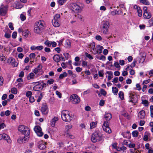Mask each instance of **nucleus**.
<instances>
[{"mask_svg":"<svg viewBox=\"0 0 153 153\" xmlns=\"http://www.w3.org/2000/svg\"><path fill=\"white\" fill-rule=\"evenodd\" d=\"M66 0H57L59 4L61 5H62L66 1Z\"/></svg>","mask_w":153,"mask_h":153,"instance_id":"nucleus-52","label":"nucleus"},{"mask_svg":"<svg viewBox=\"0 0 153 153\" xmlns=\"http://www.w3.org/2000/svg\"><path fill=\"white\" fill-rule=\"evenodd\" d=\"M136 87L137 88V89L138 91H140L141 89V88L140 86V85L139 84H137L136 85Z\"/></svg>","mask_w":153,"mask_h":153,"instance_id":"nucleus-55","label":"nucleus"},{"mask_svg":"<svg viewBox=\"0 0 153 153\" xmlns=\"http://www.w3.org/2000/svg\"><path fill=\"white\" fill-rule=\"evenodd\" d=\"M135 145L133 143H130L128 145V147L130 148H134L135 147Z\"/></svg>","mask_w":153,"mask_h":153,"instance_id":"nucleus-58","label":"nucleus"},{"mask_svg":"<svg viewBox=\"0 0 153 153\" xmlns=\"http://www.w3.org/2000/svg\"><path fill=\"white\" fill-rule=\"evenodd\" d=\"M143 16L144 18L148 19L151 17L152 15L150 12H147L143 13Z\"/></svg>","mask_w":153,"mask_h":153,"instance_id":"nucleus-17","label":"nucleus"},{"mask_svg":"<svg viewBox=\"0 0 153 153\" xmlns=\"http://www.w3.org/2000/svg\"><path fill=\"white\" fill-rule=\"evenodd\" d=\"M96 58L98 59L102 60V61H105L106 58L105 56L101 55H100L96 56Z\"/></svg>","mask_w":153,"mask_h":153,"instance_id":"nucleus-31","label":"nucleus"},{"mask_svg":"<svg viewBox=\"0 0 153 153\" xmlns=\"http://www.w3.org/2000/svg\"><path fill=\"white\" fill-rule=\"evenodd\" d=\"M41 111L42 114L44 115H46L48 113V109L46 104L42 105L41 108Z\"/></svg>","mask_w":153,"mask_h":153,"instance_id":"nucleus-8","label":"nucleus"},{"mask_svg":"<svg viewBox=\"0 0 153 153\" xmlns=\"http://www.w3.org/2000/svg\"><path fill=\"white\" fill-rule=\"evenodd\" d=\"M33 72L38 76L42 75L44 72L42 69H34Z\"/></svg>","mask_w":153,"mask_h":153,"instance_id":"nucleus-11","label":"nucleus"},{"mask_svg":"<svg viewBox=\"0 0 153 153\" xmlns=\"http://www.w3.org/2000/svg\"><path fill=\"white\" fill-rule=\"evenodd\" d=\"M53 60L56 62H58L60 60V56L58 54H56L53 57Z\"/></svg>","mask_w":153,"mask_h":153,"instance_id":"nucleus-24","label":"nucleus"},{"mask_svg":"<svg viewBox=\"0 0 153 153\" xmlns=\"http://www.w3.org/2000/svg\"><path fill=\"white\" fill-rule=\"evenodd\" d=\"M65 46L66 47L69 48L71 46V42L69 40H67L65 44Z\"/></svg>","mask_w":153,"mask_h":153,"instance_id":"nucleus-34","label":"nucleus"},{"mask_svg":"<svg viewBox=\"0 0 153 153\" xmlns=\"http://www.w3.org/2000/svg\"><path fill=\"white\" fill-rule=\"evenodd\" d=\"M119 64L121 65H123L125 64V61L124 60H120L119 61Z\"/></svg>","mask_w":153,"mask_h":153,"instance_id":"nucleus-64","label":"nucleus"},{"mask_svg":"<svg viewBox=\"0 0 153 153\" xmlns=\"http://www.w3.org/2000/svg\"><path fill=\"white\" fill-rule=\"evenodd\" d=\"M67 76V73L65 72H63V74H61L60 75L59 78L60 79H62L63 77H66Z\"/></svg>","mask_w":153,"mask_h":153,"instance_id":"nucleus-38","label":"nucleus"},{"mask_svg":"<svg viewBox=\"0 0 153 153\" xmlns=\"http://www.w3.org/2000/svg\"><path fill=\"white\" fill-rule=\"evenodd\" d=\"M105 118L107 120L105 121L102 125V127L104 131L108 133H110L111 130L109 126V122L108 121L112 118V115L110 113H106L105 115Z\"/></svg>","mask_w":153,"mask_h":153,"instance_id":"nucleus-1","label":"nucleus"},{"mask_svg":"<svg viewBox=\"0 0 153 153\" xmlns=\"http://www.w3.org/2000/svg\"><path fill=\"white\" fill-rule=\"evenodd\" d=\"M118 95L119 97L122 100H123L124 98V93L123 91H120L118 93Z\"/></svg>","mask_w":153,"mask_h":153,"instance_id":"nucleus-36","label":"nucleus"},{"mask_svg":"<svg viewBox=\"0 0 153 153\" xmlns=\"http://www.w3.org/2000/svg\"><path fill=\"white\" fill-rule=\"evenodd\" d=\"M142 103L145 106H148L149 105V102L148 100L143 99L142 100Z\"/></svg>","mask_w":153,"mask_h":153,"instance_id":"nucleus-33","label":"nucleus"},{"mask_svg":"<svg viewBox=\"0 0 153 153\" xmlns=\"http://www.w3.org/2000/svg\"><path fill=\"white\" fill-rule=\"evenodd\" d=\"M150 115L152 117H153V105L150 106Z\"/></svg>","mask_w":153,"mask_h":153,"instance_id":"nucleus-43","label":"nucleus"},{"mask_svg":"<svg viewBox=\"0 0 153 153\" xmlns=\"http://www.w3.org/2000/svg\"><path fill=\"white\" fill-rule=\"evenodd\" d=\"M34 73H30L28 75L27 79L28 80H30V79H33L34 78L35 75Z\"/></svg>","mask_w":153,"mask_h":153,"instance_id":"nucleus-30","label":"nucleus"},{"mask_svg":"<svg viewBox=\"0 0 153 153\" xmlns=\"http://www.w3.org/2000/svg\"><path fill=\"white\" fill-rule=\"evenodd\" d=\"M56 94L58 96V97L60 98L62 97V94L59 92L58 91H56Z\"/></svg>","mask_w":153,"mask_h":153,"instance_id":"nucleus-60","label":"nucleus"},{"mask_svg":"<svg viewBox=\"0 0 153 153\" xmlns=\"http://www.w3.org/2000/svg\"><path fill=\"white\" fill-rule=\"evenodd\" d=\"M74 18L75 19L77 20H80L81 21H83V17L81 15L79 14H77L74 15Z\"/></svg>","mask_w":153,"mask_h":153,"instance_id":"nucleus-28","label":"nucleus"},{"mask_svg":"<svg viewBox=\"0 0 153 153\" xmlns=\"http://www.w3.org/2000/svg\"><path fill=\"white\" fill-rule=\"evenodd\" d=\"M40 28L42 29H43L44 27V22L42 21H40L38 22H36L35 23Z\"/></svg>","mask_w":153,"mask_h":153,"instance_id":"nucleus-27","label":"nucleus"},{"mask_svg":"<svg viewBox=\"0 0 153 153\" xmlns=\"http://www.w3.org/2000/svg\"><path fill=\"white\" fill-rule=\"evenodd\" d=\"M42 30V29L35 23L34 28V31L35 33L37 34L39 33H40L41 30Z\"/></svg>","mask_w":153,"mask_h":153,"instance_id":"nucleus-13","label":"nucleus"},{"mask_svg":"<svg viewBox=\"0 0 153 153\" xmlns=\"http://www.w3.org/2000/svg\"><path fill=\"white\" fill-rule=\"evenodd\" d=\"M9 27L10 28L11 30H13L14 29V27L13 26V24L11 22H10L8 24Z\"/></svg>","mask_w":153,"mask_h":153,"instance_id":"nucleus-63","label":"nucleus"},{"mask_svg":"<svg viewBox=\"0 0 153 153\" xmlns=\"http://www.w3.org/2000/svg\"><path fill=\"white\" fill-rule=\"evenodd\" d=\"M26 139H25V137H24L23 138H19L17 140V142L19 143H25V142L26 141Z\"/></svg>","mask_w":153,"mask_h":153,"instance_id":"nucleus-29","label":"nucleus"},{"mask_svg":"<svg viewBox=\"0 0 153 153\" xmlns=\"http://www.w3.org/2000/svg\"><path fill=\"white\" fill-rule=\"evenodd\" d=\"M7 62L10 64L13 67H16L18 65L17 62H16L15 59L12 57H10L7 60Z\"/></svg>","mask_w":153,"mask_h":153,"instance_id":"nucleus-9","label":"nucleus"},{"mask_svg":"<svg viewBox=\"0 0 153 153\" xmlns=\"http://www.w3.org/2000/svg\"><path fill=\"white\" fill-rule=\"evenodd\" d=\"M3 139L6 140L8 143H10L11 142V140L9 136L7 134L3 133Z\"/></svg>","mask_w":153,"mask_h":153,"instance_id":"nucleus-23","label":"nucleus"},{"mask_svg":"<svg viewBox=\"0 0 153 153\" xmlns=\"http://www.w3.org/2000/svg\"><path fill=\"white\" fill-rule=\"evenodd\" d=\"M11 91L12 93L14 94H17V90L15 88H13L11 89Z\"/></svg>","mask_w":153,"mask_h":153,"instance_id":"nucleus-44","label":"nucleus"},{"mask_svg":"<svg viewBox=\"0 0 153 153\" xmlns=\"http://www.w3.org/2000/svg\"><path fill=\"white\" fill-rule=\"evenodd\" d=\"M41 83L42 84V85L41 86H42V87H43V88L44 87H46L47 86H48L47 82L46 83H44L42 81V82H41V83H40V84H41Z\"/></svg>","mask_w":153,"mask_h":153,"instance_id":"nucleus-54","label":"nucleus"},{"mask_svg":"<svg viewBox=\"0 0 153 153\" xmlns=\"http://www.w3.org/2000/svg\"><path fill=\"white\" fill-rule=\"evenodd\" d=\"M151 134L149 132L146 131L143 137V139L145 141H147L149 137H150Z\"/></svg>","mask_w":153,"mask_h":153,"instance_id":"nucleus-16","label":"nucleus"},{"mask_svg":"<svg viewBox=\"0 0 153 153\" xmlns=\"http://www.w3.org/2000/svg\"><path fill=\"white\" fill-rule=\"evenodd\" d=\"M17 34V33L16 32H13L12 34V38L13 39L16 38V37Z\"/></svg>","mask_w":153,"mask_h":153,"instance_id":"nucleus-56","label":"nucleus"},{"mask_svg":"<svg viewBox=\"0 0 153 153\" xmlns=\"http://www.w3.org/2000/svg\"><path fill=\"white\" fill-rule=\"evenodd\" d=\"M29 33V31L27 29L22 32V35L25 38H26L28 37Z\"/></svg>","mask_w":153,"mask_h":153,"instance_id":"nucleus-21","label":"nucleus"},{"mask_svg":"<svg viewBox=\"0 0 153 153\" xmlns=\"http://www.w3.org/2000/svg\"><path fill=\"white\" fill-rule=\"evenodd\" d=\"M36 89H37V90H42L43 89V87H42V86H41V85H36Z\"/></svg>","mask_w":153,"mask_h":153,"instance_id":"nucleus-57","label":"nucleus"},{"mask_svg":"<svg viewBox=\"0 0 153 153\" xmlns=\"http://www.w3.org/2000/svg\"><path fill=\"white\" fill-rule=\"evenodd\" d=\"M106 73L108 74V81H109L113 77V73L111 71H108L106 72Z\"/></svg>","mask_w":153,"mask_h":153,"instance_id":"nucleus-19","label":"nucleus"},{"mask_svg":"<svg viewBox=\"0 0 153 153\" xmlns=\"http://www.w3.org/2000/svg\"><path fill=\"white\" fill-rule=\"evenodd\" d=\"M104 140V137L100 133L96 134V142H99L100 143L103 142Z\"/></svg>","mask_w":153,"mask_h":153,"instance_id":"nucleus-7","label":"nucleus"},{"mask_svg":"<svg viewBox=\"0 0 153 153\" xmlns=\"http://www.w3.org/2000/svg\"><path fill=\"white\" fill-rule=\"evenodd\" d=\"M103 49V46L100 45H98L96 47V53H102V50Z\"/></svg>","mask_w":153,"mask_h":153,"instance_id":"nucleus-18","label":"nucleus"},{"mask_svg":"<svg viewBox=\"0 0 153 153\" xmlns=\"http://www.w3.org/2000/svg\"><path fill=\"white\" fill-rule=\"evenodd\" d=\"M32 95V92L30 91H28L26 93V96L28 97H31Z\"/></svg>","mask_w":153,"mask_h":153,"instance_id":"nucleus-48","label":"nucleus"},{"mask_svg":"<svg viewBox=\"0 0 153 153\" xmlns=\"http://www.w3.org/2000/svg\"><path fill=\"white\" fill-rule=\"evenodd\" d=\"M6 13V10L4 7L0 8V15H4Z\"/></svg>","mask_w":153,"mask_h":153,"instance_id":"nucleus-26","label":"nucleus"},{"mask_svg":"<svg viewBox=\"0 0 153 153\" xmlns=\"http://www.w3.org/2000/svg\"><path fill=\"white\" fill-rule=\"evenodd\" d=\"M54 82V80L53 79H51L48 80L47 82L48 85H51L53 84Z\"/></svg>","mask_w":153,"mask_h":153,"instance_id":"nucleus-49","label":"nucleus"},{"mask_svg":"<svg viewBox=\"0 0 153 153\" xmlns=\"http://www.w3.org/2000/svg\"><path fill=\"white\" fill-rule=\"evenodd\" d=\"M96 123L95 122H92L90 123V126L91 129L94 128L96 127Z\"/></svg>","mask_w":153,"mask_h":153,"instance_id":"nucleus-50","label":"nucleus"},{"mask_svg":"<svg viewBox=\"0 0 153 153\" xmlns=\"http://www.w3.org/2000/svg\"><path fill=\"white\" fill-rule=\"evenodd\" d=\"M52 22L54 27H58L59 26V24L58 22V21L57 20L53 19Z\"/></svg>","mask_w":153,"mask_h":153,"instance_id":"nucleus-25","label":"nucleus"},{"mask_svg":"<svg viewBox=\"0 0 153 153\" xmlns=\"http://www.w3.org/2000/svg\"><path fill=\"white\" fill-rule=\"evenodd\" d=\"M122 135L123 137L128 139H130L131 137V134L129 131L123 132Z\"/></svg>","mask_w":153,"mask_h":153,"instance_id":"nucleus-12","label":"nucleus"},{"mask_svg":"<svg viewBox=\"0 0 153 153\" xmlns=\"http://www.w3.org/2000/svg\"><path fill=\"white\" fill-rule=\"evenodd\" d=\"M61 117L63 121L69 122L72 120L73 116L67 111L63 110L62 112Z\"/></svg>","mask_w":153,"mask_h":153,"instance_id":"nucleus-2","label":"nucleus"},{"mask_svg":"<svg viewBox=\"0 0 153 153\" xmlns=\"http://www.w3.org/2000/svg\"><path fill=\"white\" fill-rule=\"evenodd\" d=\"M21 132L26 137H28L30 134V130L28 127L26 126L25 129L22 130V131H21Z\"/></svg>","mask_w":153,"mask_h":153,"instance_id":"nucleus-10","label":"nucleus"},{"mask_svg":"<svg viewBox=\"0 0 153 153\" xmlns=\"http://www.w3.org/2000/svg\"><path fill=\"white\" fill-rule=\"evenodd\" d=\"M132 136L134 137H136L138 136V132L137 131H134L132 133Z\"/></svg>","mask_w":153,"mask_h":153,"instance_id":"nucleus-39","label":"nucleus"},{"mask_svg":"<svg viewBox=\"0 0 153 153\" xmlns=\"http://www.w3.org/2000/svg\"><path fill=\"white\" fill-rule=\"evenodd\" d=\"M110 26V23L108 21H104L101 27L102 30L105 34H107L108 32V29Z\"/></svg>","mask_w":153,"mask_h":153,"instance_id":"nucleus-3","label":"nucleus"},{"mask_svg":"<svg viewBox=\"0 0 153 153\" xmlns=\"http://www.w3.org/2000/svg\"><path fill=\"white\" fill-rule=\"evenodd\" d=\"M51 41H49L48 40H47L44 42V44L48 47H50L51 46Z\"/></svg>","mask_w":153,"mask_h":153,"instance_id":"nucleus-40","label":"nucleus"},{"mask_svg":"<svg viewBox=\"0 0 153 153\" xmlns=\"http://www.w3.org/2000/svg\"><path fill=\"white\" fill-rule=\"evenodd\" d=\"M140 3L145 5H149V2L148 0H140Z\"/></svg>","mask_w":153,"mask_h":153,"instance_id":"nucleus-35","label":"nucleus"},{"mask_svg":"<svg viewBox=\"0 0 153 153\" xmlns=\"http://www.w3.org/2000/svg\"><path fill=\"white\" fill-rule=\"evenodd\" d=\"M85 56L87 57L89 59H93V58L92 57V56L90 54H88L87 53H85Z\"/></svg>","mask_w":153,"mask_h":153,"instance_id":"nucleus-51","label":"nucleus"},{"mask_svg":"<svg viewBox=\"0 0 153 153\" xmlns=\"http://www.w3.org/2000/svg\"><path fill=\"white\" fill-rule=\"evenodd\" d=\"M118 91V89L116 87H112V92L114 95H117Z\"/></svg>","mask_w":153,"mask_h":153,"instance_id":"nucleus-32","label":"nucleus"},{"mask_svg":"<svg viewBox=\"0 0 153 153\" xmlns=\"http://www.w3.org/2000/svg\"><path fill=\"white\" fill-rule=\"evenodd\" d=\"M138 10L137 11L138 12V16L140 17L141 16L142 14V11L140 8H138Z\"/></svg>","mask_w":153,"mask_h":153,"instance_id":"nucleus-47","label":"nucleus"},{"mask_svg":"<svg viewBox=\"0 0 153 153\" xmlns=\"http://www.w3.org/2000/svg\"><path fill=\"white\" fill-rule=\"evenodd\" d=\"M60 14H56L54 16L53 19L57 20L58 21L60 18Z\"/></svg>","mask_w":153,"mask_h":153,"instance_id":"nucleus-45","label":"nucleus"},{"mask_svg":"<svg viewBox=\"0 0 153 153\" xmlns=\"http://www.w3.org/2000/svg\"><path fill=\"white\" fill-rule=\"evenodd\" d=\"M82 8V6L75 3H74L71 5V10L75 12H80Z\"/></svg>","mask_w":153,"mask_h":153,"instance_id":"nucleus-4","label":"nucleus"},{"mask_svg":"<svg viewBox=\"0 0 153 153\" xmlns=\"http://www.w3.org/2000/svg\"><path fill=\"white\" fill-rule=\"evenodd\" d=\"M89 48H90L91 51L92 52H95V43L93 42L90 44L89 45Z\"/></svg>","mask_w":153,"mask_h":153,"instance_id":"nucleus-20","label":"nucleus"},{"mask_svg":"<svg viewBox=\"0 0 153 153\" xmlns=\"http://www.w3.org/2000/svg\"><path fill=\"white\" fill-rule=\"evenodd\" d=\"M70 100L74 104L78 103L80 102V99L77 95L76 94H73L70 97Z\"/></svg>","mask_w":153,"mask_h":153,"instance_id":"nucleus-5","label":"nucleus"},{"mask_svg":"<svg viewBox=\"0 0 153 153\" xmlns=\"http://www.w3.org/2000/svg\"><path fill=\"white\" fill-rule=\"evenodd\" d=\"M34 129L35 132L39 136L41 137L43 135V133L42 132V128L40 126H35Z\"/></svg>","mask_w":153,"mask_h":153,"instance_id":"nucleus-6","label":"nucleus"},{"mask_svg":"<svg viewBox=\"0 0 153 153\" xmlns=\"http://www.w3.org/2000/svg\"><path fill=\"white\" fill-rule=\"evenodd\" d=\"M25 126H24L23 125H20L19 127L18 130L19 131L21 132V131H22V130H24L25 129Z\"/></svg>","mask_w":153,"mask_h":153,"instance_id":"nucleus-46","label":"nucleus"},{"mask_svg":"<svg viewBox=\"0 0 153 153\" xmlns=\"http://www.w3.org/2000/svg\"><path fill=\"white\" fill-rule=\"evenodd\" d=\"M98 74L100 77H103V71H98Z\"/></svg>","mask_w":153,"mask_h":153,"instance_id":"nucleus-53","label":"nucleus"},{"mask_svg":"<svg viewBox=\"0 0 153 153\" xmlns=\"http://www.w3.org/2000/svg\"><path fill=\"white\" fill-rule=\"evenodd\" d=\"M138 117L140 119H144L145 116V113L144 111H140L138 114Z\"/></svg>","mask_w":153,"mask_h":153,"instance_id":"nucleus-14","label":"nucleus"},{"mask_svg":"<svg viewBox=\"0 0 153 153\" xmlns=\"http://www.w3.org/2000/svg\"><path fill=\"white\" fill-rule=\"evenodd\" d=\"M58 120L57 117H55L53 118L51 121V125L52 127L55 126V123Z\"/></svg>","mask_w":153,"mask_h":153,"instance_id":"nucleus-22","label":"nucleus"},{"mask_svg":"<svg viewBox=\"0 0 153 153\" xmlns=\"http://www.w3.org/2000/svg\"><path fill=\"white\" fill-rule=\"evenodd\" d=\"M100 94L105 96L106 95L107 93L106 92L104 89H101L100 91V93L98 94L99 96L100 95Z\"/></svg>","mask_w":153,"mask_h":153,"instance_id":"nucleus-42","label":"nucleus"},{"mask_svg":"<svg viewBox=\"0 0 153 153\" xmlns=\"http://www.w3.org/2000/svg\"><path fill=\"white\" fill-rule=\"evenodd\" d=\"M39 148L41 150H43L45 148V146L44 144L41 143L39 145Z\"/></svg>","mask_w":153,"mask_h":153,"instance_id":"nucleus-41","label":"nucleus"},{"mask_svg":"<svg viewBox=\"0 0 153 153\" xmlns=\"http://www.w3.org/2000/svg\"><path fill=\"white\" fill-rule=\"evenodd\" d=\"M134 95L133 94L131 93H130L129 94L130 100L129 101L132 102L133 103H135L137 102V101L134 99Z\"/></svg>","mask_w":153,"mask_h":153,"instance_id":"nucleus-15","label":"nucleus"},{"mask_svg":"<svg viewBox=\"0 0 153 153\" xmlns=\"http://www.w3.org/2000/svg\"><path fill=\"white\" fill-rule=\"evenodd\" d=\"M21 19L22 21H24L26 19L25 16L23 14H21L20 15Z\"/></svg>","mask_w":153,"mask_h":153,"instance_id":"nucleus-62","label":"nucleus"},{"mask_svg":"<svg viewBox=\"0 0 153 153\" xmlns=\"http://www.w3.org/2000/svg\"><path fill=\"white\" fill-rule=\"evenodd\" d=\"M11 113V112L9 110L6 111L5 112V115L7 116H9Z\"/></svg>","mask_w":153,"mask_h":153,"instance_id":"nucleus-61","label":"nucleus"},{"mask_svg":"<svg viewBox=\"0 0 153 153\" xmlns=\"http://www.w3.org/2000/svg\"><path fill=\"white\" fill-rule=\"evenodd\" d=\"M44 48L43 46L40 45L36 47V49L39 50H41L42 49Z\"/></svg>","mask_w":153,"mask_h":153,"instance_id":"nucleus-59","label":"nucleus"},{"mask_svg":"<svg viewBox=\"0 0 153 153\" xmlns=\"http://www.w3.org/2000/svg\"><path fill=\"white\" fill-rule=\"evenodd\" d=\"M91 140L93 143L96 142V135L94 133L92 134L91 137Z\"/></svg>","mask_w":153,"mask_h":153,"instance_id":"nucleus-37","label":"nucleus"}]
</instances>
